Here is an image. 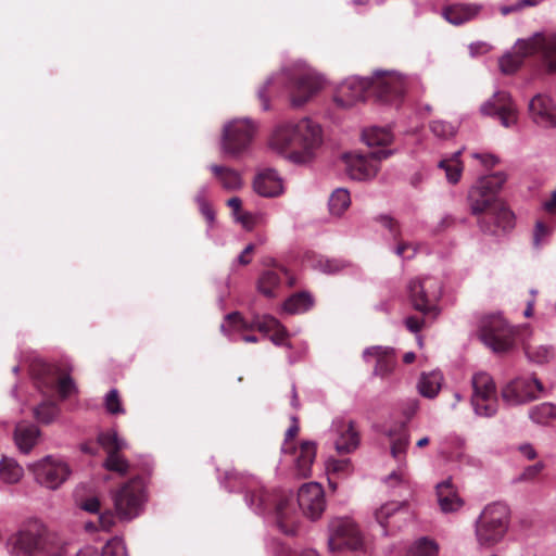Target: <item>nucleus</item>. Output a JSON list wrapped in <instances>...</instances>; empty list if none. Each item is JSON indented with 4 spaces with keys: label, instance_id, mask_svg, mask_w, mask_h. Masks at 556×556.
I'll return each mask as SVG.
<instances>
[{
    "label": "nucleus",
    "instance_id": "obj_1",
    "mask_svg": "<svg viewBox=\"0 0 556 556\" xmlns=\"http://www.w3.org/2000/svg\"><path fill=\"white\" fill-rule=\"evenodd\" d=\"M321 143V128L311 118L280 124L269 140V147L274 151L295 165L309 164Z\"/></svg>",
    "mask_w": 556,
    "mask_h": 556
},
{
    "label": "nucleus",
    "instance_id": "obj_2",
    "mask_svg": "<svg viewBox=\"0 0 556 556\" xmlns=\"http://www.w3.org/2000/svg\"><path fill=\"white\" fill-rule=\"evenodd\" d=\"M7 547L13 556H63L66 552L65 542L39 520L24 523L9 538Z\"/></svg>",
    "mask_w": 556,
    "mask_h": 556
},
{
    "label": "nucleus",
    "instance_id": "obj_3",
    "mask_svg": "<svg viewBox=\"0 0 556 556\" xmlns=\"http://www.w3.org/2000/svg\"><path fill=\"white\" fill-rule=\"evenodd\" d=\"M539 51L547 72L556 73V33L547 35L536 33L528 39H519L514 47V52L500 59V68L504 74H513L520 67L523 58Z\"/></svg>",
    "mask_w": 556,
    "mask_h": 556
},
{
    "label": "nucleus",
    "instance_id": "obj_4",
    "mask_svg": "<svg viewBox=\"0 0 556 556\" xmlns=\"http://www.w3.org/2000/svg\"><path fill=\"white\" fill-rule=\"evenodd\" d=\"M510 525V510L506 504L486 505L475 521V536L480 547L491 548L506 536Z\"/></svg>",
    "mask_w": 556,
    "mask_h": 556
},
{
    "label": "nucleus",
    "instance_id": "obj_5",
    "mask_svg": "<svg viewBox=\"0 0 556 556\" xmlns=\"http://www.w3.org/2000/svg\"><path fill=\"white\" fill-rule=\"evenodd\" d=\"M506 182V175L503 172L480 178L468 192V203L473 215L489 213L501 200L498 192Z\"/></svg>",
    "mask_w": 556,
    "mask_h": 556
},
{
    "label": "nucleus",
    "instance_id": "obj_6",
    "mask_svg": "<svg viewBox=\"0 0 556 556\" xmlns=\"http://www.w3.org/2000/svg\"><path fill=\"white\" fill-rule=\"evenodd\" d=\"M479 338L494 353L508 352L515 344V331L500 314L480 319Z\"/></svg>",
    "mask_w": 556,
    "mask_h": 556
},
{
    "label": "nucleus",
    "instance_id": "obj_7",
    "mask_svg": "<svg viewBox=\"0 0 556 556\" xmlns=\"http://www.w3.org/2000/svg\"><path fill=\"white\" fill-rule=\"evenodd\" d=\"M290 80L292 83L290 91L291 104L294 108L302 106L316 96L325 86V78L304 62L294 65Z\"/></svg>",
    "mask_w": 556,
    "mask_h": 556
},
{
    "label": "nucleus",
    "instance_id": "obj_8",
    "mask_svg": "<svg viewBox=\"0 0 556 556\" xmlns=\"http://www.w3.org/2000/svg\"><path fill=\"white\" fill-rule=\"evenodd\" d=\"M114 507L119 519L129 521L138 517L146 502V486L141 478L124 483L113 495Z\"/></svg>",
    "mask_w": 556,
    "mask_h": 556
},
{
    "label": "nucleus",
    "instance_id": "obj_9",
    "mask_svg": "<svg viewBox=\"0 0 556 556\" xmlns=\"http://www.w3.org/2000/svg\"><path fill=\"white\" fill-rule=\"evenodd\" d=\"M471 388L470 404L475 414L486 418L494 416L498 409V399L492 376L485 371L476 372L471 377Z\"/></svg>",
    "mask_w": 556,
    "mask_h": 556
},
{
    "label": "nucleus",
    "instance_id": "obj_10",
    "mask_svg": "<svg viewBox=\"0 0 556 556\" xmlns=\"http://www.w3.org/2000/svg\"><path fill=\"white\" fill-rule=\"evenodd\" d=\"M37 483L50 489H59L71 476L70 465L61 457L47 455L28 465Z\"/></svg>",
    "mask_w": 556,
    "mask_h": 556
},
{
    "label": "nucleus",
    "instance_id": "obj_11",
    "mask_svg": "<svg viewBox=\"0 0 556 556\" xmlns=\"http://www.w3.org/2000/svg\"><path fill=\"white\" fill-rule=\"evenodd\" d=\"M255 127L248 118H237L227 123L223 128L220 149L231 156L238 157L249 148Z\"/></svg>",
    "mask_w": 556,
    "mask_h": 556
},
{
    "label": "nucleus",
    "instance_id": "obj_12",
    "mask_svg": "<svg viewBox=\"0 0 556 556\" xmlns=\"http://www.w3.org/2000/svg\"><path fill=\"white\" fill-rule=\"evenodd\" d=\"M328 547L331 552L348 548L358 551L364 545V538L356 523L348 517H337L329 522Z\"/></svg>",
    "mask_w": 556,
    "mask_h": 556
},
{
    "label": "nucleus",
    "instance_id": "obj_13",
    "mask_svg": "<svg viewBox=\"0 0 556 556\" xmlns=\"http://www.w3.org/2000/svg\"><path fill=\"white\" fill-rule=\"evenodd\" d=\"M543 391L544 387L538 378L518 377L503 387L501 395L508 406H517L536 399Z\"/></svg>",
    "mask_w": 556,
    "mask_h": 556
},
{
    "label": "nucleus",
    "instance_id": "obj_14",
    "mask_svg": "<svg viewBox=\"0 0 556 556\" xmlns=\"http://www.w3.org/2000/svg\"><path fill=\"white\" fill-rule=\"evenodd\" d=\"M407 289L413 307L421 313L429 312L442 293L441 281L434 277L413 279Z\"/></svg>",
    "mask_w": 556,
    "mask_h": 556
},
{
    "label": "nucleus",
    "instance_id": "obj_15",
    "mask_svg": "<svg viewBox=\"0 0 556 556\" xmlns=\"http://www.w3.org/2000/svg\"><path fill=\"white\" fill-rule=\"evenodd\" d=\"M391 150H378L368 155L346 154V172L352 179L368 180L374 178L379 170V162L388 159Z\"/></svg>",
    "mask_w": 556,
    "mask_h": 556
},
{
    "label": "nucleus",
    "instance_id": "obj_16",
    "mask_svg": "<svg viewBox=\"0 0 556 556\" xmlns=\"http://www.w3.org/2000/svg\"><path fill=\"white\" fill-rule=\"evenodd\" d=\"M370 81L372 91L386 102L401 97L406 89V79L395 71H376Z\"/></svg>",
    "mask_w": 556,
    "mask_h": 556
},
{
    "label": "nucleus",
    "instance_id": "obj_17",
    "mask_svg": "<svg viewBox=\"0 0 556 556\" xmlns=\"http://www.w3.org/2000/svg\"><path fill=\"white\" fill-rule=\"evenodd\" d=\"M298 507L311 520L320 518L325 508V491L317 482L304 483L298 492Z\"/></svg>",
    "mask_w": 556,
    "mask_h": 556
},
{
    "label": "nucleus",
    "instance_id": "obj_18",
    "mask_svg": "<svg viewBox=\"0 0 556 556\" xmlns=\"http://www.w3.org/2000/svg\"><path fill=\"white\" fill-rule=\"evenodd\" d=\"M370 89V78L350 77L340 84L333 100L340 108H351L358 102L365 101Z\"/></svg>",
    "mask_w": 556,
    "mask_h": 556
},
{
    "label": "nucleus",
    "instance_id": "obj_19",
    "mask_svg": "<svg viewBox=\"0 0 556 556\" xmlns=\"http://www.w3.org/2000/svg\"><path fill=\"white\" fill-rule=\"evenodd\" d=\"M480 111L483 115L497 116L506 128L517 123V108L505 91L495 92L490 100L481 105Z\"/></svg>",
    "mask_w": 556,
    "mask_h": 556
},
{
    "label": "nucleus",
    "instance_id": "obj_20",
    "mask_svg": "<svg viewBox=\"0 0 556 556\" xmlns=\"http://www.w3.org/2000/svg\"><path fill=\"white\" fill-rule=\"evenodd\" d=\"M480 228L483 232L500 236L510 231L515 227L514 213L501 201L481 220Z\"/></svg>",
    "mask_w": 556,
    "mask_h": 556
},
{
    "label": "nucleus",
    "instance_id": "obj_21",
    "mask_svg": "<svg viewBox=\"0 0 556 556\" xmlns=\"http://www.w3.org/2000/svg\"><path fill=\"white\" fill-rule=\"evenodd\" d=\"M331 431L334 434V447L338 453H352L359 445V433L353 420L337 418L332 422Z\"/></svg>",
    "mask_w": 556,
    "mask_h": 556
},
{
    "label": "nucleus",
    "instance_id": "obj_22",
    "mask_svg": "<svg viewBox=\"0 0 556 556\" xmlns=\"http://www.w3.org/2000/svg\"><path fill=\"white\" fill-rule=\"evenodd\" d=\"M276 522L279 530L292 535L298 529V508L291 493H283L279 496L276 508Z\"/></svg>",
    "mask_w": 556,
    "mask_h": 556
},
{
    "label": "nucleus",
    "instance_id": "obj_23",
    "mask_svg": "<svg viewBox=\"0 0 556 556\" xmlns=\"http://www.w3.org/2000/svg\"><path fill=\"white\" fill-rule=\"evenodd\" d=\"M227 326L222 324L220 329L224 333H227V327H231L236 330L241 329H257L261 332H270L276 329H280V321L273 316L264 315L256 316L251 324H248L243 320L239 313L228 314L227 317Z\"/></svg>",
    "mask_w": 556,
    "mask_h": 556
},
{
    "label": "nucleus",
    "instance_id": "obj_24",
    "mask_svg": "<svg viewBox=\"0 0 556 556\" xmlns=\"http://www.w3.org/2000/svg\"><path fill=\"white\" fill-rule=\"evenodd\" d=\"M529 111L536 124L545 127L556 126V106L547 96L533 97L529 103Z\"/></svg>",
    "mask_w": 556,
    "mask_h": 556
},
{
    "label": "nucleus",
    "instance_id": "obj_25",
    "mask_svg": "<svg viewBox=\"0 0 556 556\" xmlns=\"http://www.w3.org/2000/svg\"><path fill=\"white\" fill-rule=\"evenodd\" d=\"M363 357L366 362L371 358L376 359L374 374L377 376H386L390 374L395 365L394 350L389 346H370L364 350Z\"/></svg>",
    "mask_w": 556,
    "mask_h": 556
},
{
    "label": "nucleus",
    "instance_id": "obj_26",
    "mask_svg": "<svg viewBox=\"0 0 556 556\" xmlns=\"http://www.w3.org/2000/svg\"><path fill=\"white\" fill-rule=\"evenodd\" d=\"M438 504L443 513H455L464 505L451 478L440 482L435 486Z\"/></svg>",
    "mask_w": 556,
    "mask_h": 556
},
{
    "label": "nucleus",
    "instance_id": "obj_27",
    "mask_svg": "<svg viewBox=\"0 0 556 556\" xmlns=\"http://www.w3.org/2000/svg\"><path fill=\"white\" fill-rule=\"evenodd\" d=\"M253 188L262 197H277L282 192V181L275 169L266 168L256 175Z\"/></svg>",
    "mask_w": 556,
    "mask_h": 556
},
{
    "label": "nucleus",
    "instance_id": "obj_28",
    "mask_svg": "<svg viewBox=\"0 0 556 556\" xmlns=\"http://www.w3.org/2000/svg\"><path fill=\"white\" fill-rule=\"evenodd\" d=\"M40 430L37 426L28 422H18L14 430V441L17 448L28 454L38 443Z\"/></svg>",
    "mask_w": 556,
    "mask_h": 556
},
{
    "label": "nucleus",
    "instance_id": "obj_29",
    "mask_svg": "<svg viewBox=\"0 0 556 556\" xmlns=\"http://www.w3.org/2000/svg\"><path fill=\"white\" fill-rule=\"evenodd\" d=\"M210 169L225 190L237 191L242 188L243 179L238 170L216 164L211 165Z\"/></svg>",
    "mask_w": 556,
    "mask_h": 556
},
{
    "label": "nucleus",
    "instance_id": "obj_30",
    "mask_svg": "<svg viewBox=\"0 0 556 556\" xmlns=\"http://www.w3.org/2000/svg\"><path fill=\"white\" fill-rule=\"evenodd\" d=\"M480 11L476 4H454L443 10L444 18L453 25H462L475 18Z\"/></svg>",
    "mask_w": 556,
    "mask_h": 556
},
{
    "label": "nucleus",
    "instance_id": "obj_31",
    "mask_svg": "<svg viewBox=\"0 0 556 556\" xmlns=\"http://www.w3.org/2000/svg\"><path fill=\"white\" fill-rule=\"evenodd\" d=\"M315 457L316 444L311 441L303 442L295 459V475L299 478H308L311 476V467Z\"/></svg>",
    "mask_w": 556,
    "mask_h": 556
},
{
    "label": "nucleus",
    "instance_id": "obj_32",
    "mask_svg": "<svg viewBox=\"0 0 556 556\" xmlns=\"http://www.w3.org/2000/svg\"><path fill=\"white\" fill-rule=\"evenodd\" d=\"M443 381V376L440 371H431L422 374L418 381L419 393L428 399H433L438 395Z\"/></svg>",
    "mask_w": 556,
    "mask_h": 556
},
{
    "label": "nucleus",
    "instance_id": "obj_33",
    "mask_svg": "<svg viewBox=\"0 0 556 556\" xmlns=\"http://www.w3.org/2000/svg\"><path fill=\"white\" fill-rule=\"evenodd\" d=\"M314 304L312 295L307 292H299L288 298L282 308L289 314H302L307 312Z\"/></svg>",
    "mask_w": 556,
    "mask_h": 556
},
{
    "label": "nucleus",
    "instance_id": "obj_34",
    "mask_svg": "<svg viewBox=\"0 0 556 556\" xmlns=\"http://www.w3.org/2000/svg\"><path fill=\"white\" fill-rule=\"evenodd\" d=\"M362 138L368 147L387 146L392 141V134L387 127H370L363 131Z\"/></svg>",
    "mask_w": 556,
    "mask_h": 556
},
{
    "label": "nucleus",
    "instance_id": "obj_35",
    "mask_svg": "<svg viewBox=\"0 0 556 556\" xmlns=\"http://www.w3.org/2000/svg\"><path fill=\"white\" fill-rule=\"evenodd\" d=\"M329 211L333 216H342L351 205L350 193L344 188L336 189L329 198Z\"/></svg>",
    "mask_w": 556,
    "mask_h": 556
},
{
    "label": "nucleus",
    "instance_id": "obj_36",
    "mask_svg": "<svg viewBox=\"0 0 556 556\" xmlns=\"http://www.w3.org/2000/svg\"><path fill=\"white\" fill-rule=\"evenodd\" d=\"M525 353L529 362L543 365L552 361L555 356L554 349L551 345H532L525 346Z\"/></svg>",
    "mask_w": 556,
    "mask_h": 556
},
{
    "label": "nucleus",
    "instance_id": "obj_37",
    "mask_svg": "<svg viewBox=\"0 0 556 556\" xmlns=\"http://www.w3.org/2000/svg\"><path fill=\"white\" fill-rule=\"evenodd\" d=\"M280 286V277L275 270H265L257 280V290L266 298H275Z\"/></svg>",
    "mask_w": 556,
    "mask_h": 556
},
{
    "label": "nucleus",
    "instance_id": "obj_38",
    "mask_svg": "<svg viewBox=\"0 0 556 556\" xmlns=\"http://www.w3.org/2000/svg\"><path fill=\"white\" fill-rule=\"evenodd\" d=\"M529 417L535 424H548L556 418V406L548 402L541 403L530 408Z\"/></svg>",
    "mask_w": 556,
    "mask_h": 556
},
{
    "label": "nucleus",
    "instance_id": "obj_39",
    "mask_svg": "<svg viewBox=\"0 0 556 556\" xmlns=\"http://www.w3.org/2000/svg\"><path fill=\"white\" fill-rule=\"evenodd\" d=\"M23 477V468L12 458H2L0 462V478L5 483H16Z\"/></svg>",
    "mask_w": 556,
    "mask_h": 556
},
{
    "label": "nucleus",
    "instance_id": "obj_40",
    "mask_svg": "<svg viewBox=\"0 0 556 556\" xmlns=\"http://www.w3.org/2000/svg\"><path fill=\"white\" fill-rule=\"evenodd\" d=\"M460 151L455 152L450 159H443L439 162V167L445 170L446 179L451 184L458 182L463 166L459 161Z\"/></svg>",
    "mask_w": 556,
    "mask_h": 556
},
{
    "label": "nucleus",
    "instance_id": "obj_41",
    "mask_svg": "<svg viewBox=\"0 0 556 556\" xmlns=\"http://www.w3.org/2000/svg\"><path fill=\"white\" fill-rule=\"evenodd\" d=\"M405 505V502H388L375 510V519L386 530L389 518L403 509Z\"/></svg>",
    "mask_w": 556,
    "mask_h": 556
},
{
    "label": "nucleus",
    "instance_id": "obj_42",
    "mask_svg": "<svg viewBox=\"0 0 556 556\" xmlns=\"http://www.w3.org/2000/svg\"><path fill=\"white\" fill-rule=\"evenodd\" d=\"M386 485L390 489L409 488V478L406 464H400L396 470H393L383 479Z\"/></svg>",
    "mask_w": 556,
    "mask_h": 556
},
{
    "label": "nucleus",
    "instance_id": "obj_43",
    "mask_svg": "<svg viewBox=\"0 0 556 556\" xmlns=\"http://www.w3.org/2000/svg\"><path fill=\"white\" fill-rule=\"evenodd\" d=\"M438 546L426 538L417 540L407 551L406 556H437Z\"/></svg>",
    "mask_w": 556,
    "mask_h": 556
},
{
    "label": "nucleus",
    "instance_id": "obj_44",
    "mask_svg": "<svg viewBox=\"0 0 556 556\" xmlns=\"http://www.w3.org/2000/svg\"><path fill=\"white\" fill-rule=\"evenodd\" d=\"M408 445L409 435L405 430L402 431L396 438H393L391 441V455L400 464H406L405 454Z\"/></svg>",
    "mask_w": 556,
    "mask_h": 556
},
{
    "label": "nucleus",
    "instance_id": "obj_45",
    "mask_svg": "<svg viewBox=\"0 0 556 556\" xmlns=\"http://www.w3.org/2000/svg\"><path fill=\"white\" fill-rule=\"evenodd\" d=\"M98 441L108 454H110V451H121L126 446V442L119 439L115 431L100 433Z\"/></svg>",
    "mask_w": 556,
    "mask_h": 556
},
{
    "label": "nucleus",
    "instance_id": "obj_46",
    "mask_svg": "<svg viewBox=\"0 0 556 556\" xmlns=\"http://www.w3.org/2000/svg\"><path fill=\"white\" fill-rule=\"evenodd\" d=\"M58 407L53 402H42L34 408L35 418L43 424H50L58 415Z\"/></svg>",
    "mask_w": 556,
    "mask_h": 556
},
{
    "label": "nucleus",
    "instance_id": "obj_47",
    "mask_svg": "<svg viewBox=\"0 0 556 556\" xmlns=\"http://www.w3.org/2000/svg\"><path fill=\"white\" fill-rule=\"evenodd\" d=\"M118 452L119 451H110L104 462V467L108 470L125 475L128 471L129 464Z\"/></svg>",
    "mask_w": 556,
    "mask_h": 556
},
{
    "label": "nucleus",
    "instance_id": "obj_48",
    "mask_svg": "<svg viewBox=\"0 0 556 556\" xmlns=\"http://www.w3.org/2000/svg\"><path fill=\"white\" fill-rule=\"evenodd\" d=\"M101 556H127L126 546L121 538H113L102 548Z\"/></svg>",
    "mask_w": 556,
    "mask_h": 556
},
{
    "label": "nucleus",
    "instance_id": "obj_49",
    "mask_svg": "<svg viewBox=\"0 0 556 556\" xmlns=\"http://www.w3.org/2000/svg\"><path fill=\"white\" fill-rule=\"evenodd\" d=\"M104 406L108 413L112 415L123 414L125 412L116 389H112L106 393L104 397Z\"/></svg>",
    "mask_w": 556,
    "mask_h": 556
},
{
    "label": "nucleus",
    "instance_id": "obj_50",
    "mask_svg": "<svg viewBox=\"0 0 556 556\" xmlns=\"http://www.w3.org/2000/svg\"><path fill=\"white\" fill-rule=\"evenodd\" d=\"M432 134L441 139L450 138L454 135V127L442 121H434L430 125Z\"/></svg>",
    "mask_w": 556,
    "mask_h": 556
},
{
    "label": "nucleus",
    "instance_id": "obj_51",
    "mask_svg": "<svg viewBox=\"0 0 556 556\" xmlns=\"http://www.w3.org/2000/svg\"><path fill=\"white\" fill-rule=\"evenodd\" d=\"M348 266V263L342 260H325L319 261V268L326 274H336Z\"/></svg>",
    "mask_w": 556,
    "mask_h": 556
},
{
    "label": "nucleus",
    "instance_id": "obj_52",
    "mask_svg": "<svg viewBox=\"0 0 556 556\" xmlns=\"http://www.w3.org/2000/svg\"><path fill=\"white\" fill-rule=\"evenodd\" d=\"M552 233V228L544 223L538 222L533 231V244L539 248Z\"/></svg>",
    "mask_w": 556,
    "mask_h": 556
},
{
    "label": "nucleus",
    "instance_id": "obj_53",
    "mask_svg": "<svg viewBox=\"0 0 556 556\" xmlns=\"http://www.w3.org/2000/svg\"><path fill=\"white\" fill-rule=\"evenodd\" d=\"M248 505L253 508L257 514H262L266 510L265 494L263 492L258 494H252L245 497Z\"/></svg>",
    "mask_w": 556,
    "mask_h": 556
},
{
    "label": "nucleus",
    "instance_id": "obj_54",
    "mask_svg": "<svg viewBox=\"0 0 556 556\" xmlns=\"http://www.w3.org/2000/svg\"><path fill=\"white\" fill-rule=\"evenodd\" d=\"M544 464L542 462L535 463L531 466L525 468V470L519 476V481H531L535 479L540 472L543 470Z\"/></svg>",
    "mask_w": 556,
    "mask_h": 556
},
{
    "label": "nucleus",
    "instance_id": "obj_55",
    "mask_svg": "<svg viewBox=\"0 0 556 556\" xmlns=\"http://www.w3.org/2000/svg\"><path fill=\"white\" fill-rule=\"evenodd\" d=\"M327 469L333 472L349 473L351 469L350 459H329L327 462Z\"/></svg>",
    "mask_w": 556,
    "mask_h": 556
},
{
    "label": "nucleus",
    "instance_id": "obj_56",
    "mask_svg": "<svg viewBox=\"0 0 556 556\" xmlns=\"http://www.w3.org/2000/svg\"><path fill=\"white\" fill-rule=\"evenodd\" d=\"M58 390L62 397H67L73 392H75L76 387H75L73 379L71 377L66 376L59 380Z\"/></svg>",
    "mask_w": 556,
    "mask_h": 556
},
{
    "label": "nucleus",
    "instance_id": "obj_57",
    "mask_svg": "<svg viewBox=\"0 0 556 556\" xmlns=\"http://www.w3.org/2000/svg\"><path fill=\"white\" fill-rule=\"evenodd\" d=\"M395 254L403 260H409L415 256L417 249L412 243L402 242L399 243L394 250Z\"/></svg>",
    "mask_w": 556,
    "mask_h": 556
},
{
    "label": "nucleus",
    "instance_id": "obj_58",
    "mask_svg": "<svg viewBox=\"0 0 556 556\" xmlns=\"http://www.w3.org/2000/svg\"><path fill=\"white\" fill-rule=\"evenodd\" d=\"M542 0H518L514 4L509 7L502 8L503 14H508L513 11L520 10L525 7H535L538 5Z\"/></svg>",
    "mask_w": 556,
    "mask_h": 556
},
{
    "label": "nucleus",
    "instance_id": "obj_59",
    "mask_svg": "<svg viewBox=\"0 0 556 556\" xmlns=\"http://www.w3.org/2000/svg\"><path fill=\"white\" fill-rule=\"evenodd\" d=\"M274 334L270 336V341L275 344V345H286L288 348H290V344L286 343V338H287V330L285 329V327L281 325L280 326V329H276L275 331H273Z\"/></svg>",
    "mask_w": 556,
    "mask_h": 556
},
{
    "label": "nucleus",
    "instance_id": "obj_60",
    "mask_svg": "<svg viewBox=\"0 0 556 556\" xmlns=\"http://www.w3.org/2000/svg\"><path fill=\"white\" fill-rule=\"evenodd\" d=\"M379 222L381 225L388 229L393 238H396L399 235V228L396 222H394L390 216H380Z\"/></svg>",
    "mask_w": 556,
    "mask_h": 556
},
{
    "label": "nucleus",
    "instance_id": "obj_61",
    "mask_svg": "<svg viewBox=\"0 0 556 556\" xmlns=\"http://www.w3.org/2000/svg\"><path fill=\"white\" fill-rule=\"evenodd\" d=\"M238 223H240L245 229H252L254 226V216L251 213L244 212L237 215L235 218Z\"/></svg>",
    "mask_w": 556,
    "mask_h": 556
},
{
    "label": "nucleus",
    "instance_id": "obj_62",
    "mask_svg": "<svg viewBox=\"0 0 556 556\" xmlns=\"http://www.w3.org/2000/svg\"><path fill=\"white\" fill-rule=\"evenodd\" d=\"M199 210L201 214L204 216V218L207 220V223L212 226L215 222V212L212 208L211 204L206 202L200 205Z\"/></svg>",
    "mask_w": 556,
    "mask_h": 556
},
{
    "label": "nucleus",
    "instance_id": "obj_63",
    "mask_svg": "<svg viewBox=\"0 0 556 556\" xmlns=\"http://www.w3.org/2000/svg\"><path fill=\"white\" fill-rule=\"evenodd\" d=\"M81 508L89 513H99L100 501L97 497H89L81 504Z\"/></svg>",
    "mask_w": 556,
    "mask_h": 556
},
{
    "label": "nucleus",
    "instance_id": "obj_64",
    "mask_svg": "<svg viewBox=\"0 0 556 556\" xmlns=\"http://www.w3.org/2000/svg\"><path fill=\"white\" fill-rule=\"evenodd\" d=\"M543 208L553 215H556V189L552 192L551 198L543 203Z\"/></svg>",
    "mask_w": 556,
    "mask_h": 556
}]
</instances>
